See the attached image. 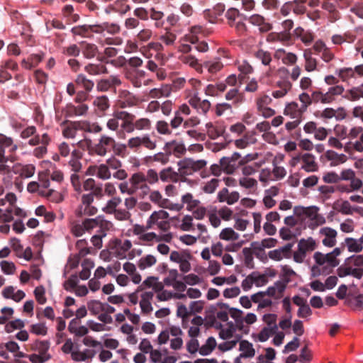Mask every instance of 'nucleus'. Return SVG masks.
Wrapping results in <instances>:
<instances>
[{"mask_svg":"<svg viewBox=\"0 0 363 363\" xmlns=\"http://www.w3.org/2000/svg\"><path fill=\"white\" fill-rule=\"evenodd\" d=\"M340 182L341 180L350 181L349 185L338 184L337 189L342 192H350L352 191L358 190L362 187V181L355 177L354 171L352 169H345L342 171L341 174L339 175Z\"/></svg>","mask_w":363,"mask_h":363,"instance_id":"obj_1","label":"nucleus"},{"mask_svg":"<svg viewBox=\"0 0 363 363\" xmlns=\"http://www.w3.org/2000/svg\"><path fill=\"white\" fill-rule=\"evenodd\" d=\"M62 135L66 138H74L79 130L90 132V124L86 121H65L61 123Z\"/></svg>","mask_w":363,"mask_h":363,"instance_id":"obj_2","label":"nucleus"},{"mask_svg":"<svg viewBox=\"0 0 363 363\" xmlns=\"http://www.w3.org/2000/svg\"><path fill=\"white\" fill-rule=\"evenodd\" d=\"M127 146L132 150H136L143 146L144 147L152 150L156 147V142L152 140L147 134L142 136H136L130 138L128 140Z\"/></svg>","mask_w":363,"mask_h":363,"instance_id":"obj_3","label":"nucleus"},{"mask_svg":"<svg viewBox=\"0 0 363 363\" xmlns=\"http://www.w3.org/2000/svg\"><path fill=\"white\" fill-rule=\"evenodd\" d=\"M116 145V140L108 135L101 136L99 143L94 146V150L99 156H105L107 152H111Z\"/></svg>","mask_w":363,"mask_h":363,"instance_id":"obj_4","label":"nucleus"},{"mask_svg":"<svg viewBox=\"0 0 363 363\" xmlns=\"http://www.w3.org/2000/svg\"><path fill=\"white\" fill-rule=\"evenodd\" d=\"M244 19L247 20L252 26H257L261 33H267L272 29V25L260 14L255 13L250 16H245Z\"/></svg>","mask_w":363,"mask_h":363,"instance_id":"obj_5","label":"nucleus"},{"mask_svg":"<svg viewBox=\"0 0 363 363\" xmlns=\"http://www.w3.org/2000/svg\"><path fill=\"white\" fill-rule=\"evenodd\" d=\"M121 84V80L117 75H111L108 78L101 79L96 82V90L106 92L116 88Z\"/></svg>","mask_w":363,"mask_h":363,"instance_id":"obj_6","label":"nucleus"},{"mask_svg":"<svg viewBox=\"0 0 363 363\" xmlns=\"http://www.w3.org/2000/svg\"><path fill=\"white\" fill-rule=\"evenodd\" d=\"M294 160L296 162L302 161L303 164L301 168L307 172H315L318 169L315 158L312 154H299L298 156L294 157Z\"/></svg>","mask_w":363,"mask_h":363,"instance_id":"obj_7","label":"nucleus"},{"mask_svg":"<svg viewBox=\"0 0 363 363\" xmlns=\"http://www.w3.org/2000/svg\"><path fill=\"white\" fill-rule=\"evenodd\" d=\"M241 159V155L238 152H234L230 157H223L220 159V165L223 170L228 174H233L235 170L240 167L238 161Z\"/></svg>","mask_w":363,"mask_h":363,"instance_id":"obj_8","label":"nucleus"},{"mask_svg":"<svg viewBox=\"0 0 363 363\" xmlns=\"http://www.w3.org/2000/svg\"><path fill=\"white\" fill-rule=\"evenodd\" d=\"M313 259L318 266H323L327 263V267H328V269H331V272H333V269L337 267L340 263L339 259H335L334 256L330 252L323 254L320 252H315L313 255Z\"/></svg>","mask_w":363,"mask_h":363,"instance_id":"obj_9","label":"nucleus"},{"mask_svg":"<svg viewBox=\"0 0 363 363\" xmlns=\"http://www.w3.org/2000/svg\"><path fill=\"white\" fill-rule=\"evenodd\" d=\"M118 118L123 121L121 128L128 133H133L135 125V115L125 111H118Z\"/></svg>","mask_w":363,"mask_h":363,"instance_id":"obj_10","label":"nucleus"},{"mask_svg":"<svg viewBox=\"0 0 363 363\" xmlns=\"http://www.w3.org/2000/svg\"><path fill=\"white\" fill-rule=\"evenodd\" d=\"M293 243H288L285 246L269 252L270 259L279 261L283 258H291Z\"/></svg>","mask_w":363,"mask_h":363,"instance_id":"obj_11","label":"nucleus"},{"mask_svg":"<svg viewBox=\"0 0 363 363\" xmlns=\"http://www.w3.org/2000/svg\"><path fill=\"white\" fill-rule=\"evenodd\" d=\"M227 101H231L233 106L238 107L245 101V95L240 92L238 88L230 89L225 95Z\"/></svg>","mask_w":363,"mask_h":363,"instance_id":"obj_12","label":"nucleus"},{"mask_svg":"<svg viewBox=\"0 0 363 363\" xmlns=\"http://www.w3.org/2000/svg\"><path fill=\"white\" fill-rule=\"evenodd\" d=\"M320 233L325 236L323 244L326 247H332L336 244L337 231L333 228L325 227L320 230Z\"/></svg>","mask_w":363,"mask_h":363,"instance_id":"obj_13","label":"nucleus"},{"mask_svg":"<svg viewBox=\"0 0 363 363\" xmlns=\"http://www.w3.org/2000/svg\"><path fill=\"white\" fill-rule=\"evenodd\" d=\"M88 108V106L84 104L77 106L72 104H68L65 109V116L66 118L84 116L86 113Z\"/></svg>","mask_w":363,"mask_h":363,"instance_id":"obj_14","label":"nucleus"},{"mask_svg":"<svg viewBox=\"0 0 363 363\" xmlns=\"http://www.w3.org/2000/svg\"><path fill=\"white\" fill-rule=\"evenodd\" d=\"M164 150L165 152H169L170 155L173 151L174 155L179 157L186 151L185 145L183 143H179L176 140H172L165 143Z\"/></svg>","mask_w":363,"mask_h":363,"instance_id":"obj_15","label":"nucleus"},{"mask_svg":"<svg viewBox=\"0 0 363 363\" xmlns=\"http://www.w3.org/2000/svg\"><path fill=\"white\" fill-rule=\"evenodd\" d=\"M129 182L135 189V191L138 189H148L149 187L146 184L145 174L142 172H137L133 174L129 179Z\"/></svg>","mask_w":363,"mask_h":363,"instance_id":"obj_16","label":"nucleus"},{"mask_svg":"<svg viewBox=\"0 0 363 363\" xmlns=\"http://www.w3.org/2000/svg\"><path fill=\"white\" fill-rule=\"evenodd\" d=\"M294 213L300 220H303L306 218L315 219L318 216L313 208H304L301 206H295Z\"/></svg>","mask_w":363,"mask_h":363,"instance_id":"obj_17","label":"nucleus"},{"mask_svg":"<svg viewBox=\"0 0 363 363\" xmlns=\"http://www.w3.org/2000/svg\"><path fill=\"white\" fill-rule=\"evenodd\" d=\"M305 111H302V107H299L296 102H291L287 104L284 113L291 116L292 118L301 119L303 113Z\"/></svg>","mask_w":363,"mask_h":363,"instance_id":"obj_18","label":"nucleus"},{"mask_svg":"<svg viewBox=\"0 0 363 363\" xmlns=\"http://www.w3.org/2000/svg\"><path fill=\"white\" fill-rule=\"evenodd\" d=\"M50 346V343L48 340H36L31 344L30 349L42 356H46L50 355L48 353Z\"/></svg>","mask_w":363,"mask_h":363,"instance_id":"obj_19","label":"nucleus"},{"mask_svg":"<svg viewBox=\"0 0 363 363\" xmlns=\"http://www.w3.org/2000/svg\"><path fill=\"white\" fill-rule=\"evenodd\" d=\"M81 52L86 59H92L96 56L98 53V47L93 43H82L80 45Z\"/></svg>","mask_w":363,"mask_h":363,"instance_id":"obj_20","label":"nucleus"},{"mask_svg":"<svg viewBox=\"0 0 363 363\" xmlns=\"http://www.w3.org/2000/svg\"><path fill=\"white\" fill-rule=\"evenodd\" d=\"M240 357L252 358L255 354V350L253 345L247 340H243L240 341Z\"/></svg>","mask_w":363,"mask_h":363,"instance_id":"obj_21","label":"nucleus"},{"mask_svg":"<svg viewBox=\"0 0 363 363\" xmlns=\"http://www.w3.org/2000/svg\"><path fill=\"white\" fill-rule=\"evenodd\" d=\"M277 86L279 89L272 92V96L276 99L284 96L292 87L291 83L286 79L277 82Z\"/></svg>","mask_w":363,"mask_h":363,"instance_id":"obj_22","label":"nucleus"},{"mask_svg":"<svg viewBox=\"0 0 363 363\" xmlns=\"http://www.w3.org/2000/svg\"><path fill=\"white\" fill-rule=\"evenodd\" d=\"M93 104L102 115L105 114V112L111 106L109 99L105 95L96 97L93 101Z\"/></svg>","mask_w":363,"mask_h":363,"instance_id":"obj_23","label":"nucleus"},{"mask_svg":"<svg viewBox=\"0 0 363 363\" xmlns=\"http://www.w3.org/2000/svg\"><path fill=\"white\" fill-rule=\"evenodd\" d=\"M160 179L164 182H177L180 180L179 174L174 172L172 167H167L160 172Z\"/></svg>","mask_w":363,"mask_h":363,"instance_id":"obj_24","label":"nucleus"},{"mask_svg":"<svg viewBox=\"0 0 363 363\" xmlns=\"http://www.w3.org/2000/svg\"><path fill=\"white\" fill-rule=\"evenodd\" d=\"M84 71L91 75H99L108 73L107 67L102 64L89 63L84 67Z\"/></svg>","mask_w":363,"mask_h":363,"instance_id":"obj_25","label":"nucleus"},{"mask_svg":"<svg viewBox=\"0 0 363 363\" xmlns=\"http://www.w3.org/2000/svg\"><path fill=\"white\" fill-rule=\"evenodd\" d=\"M316 247L315 241L312 238L308 239H301L298 243V248L301 253L306 255L308 252L313 251Z\"/></svg>","mask_w":363,"mask_h":363,"instance_id":"obj_26","label":"nucleus"},{"mask_svg":"<svg viewBox=\"0 0 363 363\" xmlns=\"http://www.w3.org/2000/svg\"><path fill=\"white\" fill-rule=\"evenodd\" d=\"M168 217L169 213L165 211H154L147 220V228H152L155 225V222H157L159 220H166Z\"/></svg>","mask_w":363,"mask_h":363,"instance_id":"obj_27","label":"nucleus"},{"mask_svg":"<svg viewBox=\"0 0 363 363\" xmlns=\"http://www.w3.org/2000/svg\"><path fill=\"white\" fill-rule=\"evenodd\" d=\"M325 156L328 160L331 161V166H337L347 160V157L344 154H337L333 150H328Z\"/></svg>","mask_w":363,"mask_h":363,"instance_id":"obj_28","label":"nucleus"},{"mask_svg":"<svg viewBox=\"0 0 363 363\" xmlns=\"http://www.w3.org/2000/svg\"><path fill=\"white\" fill-rule=\"evenodd\" d=\"M77 86L82 87L84 91L90 92L94 86V83L92 80L88 79L84 74H80L77 76L75 80Z\"/></svg>","mask_w":363,"mask_h":363,"instance_id":"obj_29","label":"nucleus"},{"mask_svg":"<svg viewBox=\"0 0 363 363\" xmlns=\"http://www.w3.org/2000/svg\"><path fill=\"white\" fill-rule=\"evenodd\" d=\"M303 57L305 59V69L309 72L315 71L317 67V60L315 58L313 57L311 50H306L303 53Z\"/></svg>","mask_w":363,"mask_h":363,"instance_id":"obj_30","label":"nucleus"},{"mask_svg":"<svg viewBox=\"0 0 363 363\" xmlns=\"http://www.w3.org/2000/svg\"><path fill=\"white\" fill-rule=\"evenodd\" d=\"M164 14L161 11H157L155 8L150 9L149 17L155 21V26L157 28H164V21L163 20Z\"/></svg>","mask_w":363,"mask_h":363,"instance_id":"obj_31","label":"nucleus"},{"mask_svg":"<svg viewBox=\"0 0 363 363\" xmlns=\"http://www.w3.org/2000/svg\"><path fill=\"white\" fill-rule=\"evenodd\" d=\"M244 20L242 18H240L229 26V27L234 28L236 34L239 36L246 35L248 31L247 26Z\"/></svg>","mask_w":363,"mask_h":363,"instance_id":"obj_32","label":"nucleus"},{"mask_svg":"<svg viewBox=\"0 0 363 363\" xmlns=\"http://www.w3.org/2000/svg\"><path fill=\"white\" fill-rule=\"evenodd\" d=\"M111 9L114 12L123 15L130 10V6L128 0H116L111 5Z\"/></svg>","mask_w":363,"mask_h":363,"instance_id":"obj_33","label":"nucleus"},{"mask_svg":"<svg viewBox=\"0 0 363 363\" xmlns=\"http://www.w3.org/2000/svg\"><path fill=\"white\" fill-rule=\"evenodd\" d=\"M181 61L195 69L198 72L201 73L203 66L199 63L198 60L193 55H187L181 57Z\"/></svg>","mask_w":363,"mask_h":363,"instance_id":"obj_34","label":"nucleus"},{"mask_svg":"<svg viewBox=\"0 0 363 363\" xmlns=\"http://www.w3.org/2000/svg\"><path fill=\"white\" fill-rule=\"evenodd\" d=\"M345 241L349 252H360L362 251L363 247L360 238L357 240L352 238H347Z\"/></svg>","mask_w":363,"mask_h":363,"instance_id":"obj_35","label":"nucleus"},{"mask_svg":"<svg viewBox=\"0 0 363 363\" xmlns=\"http://www.w3.org/2000/svg\"><path fill=\"white\" fill-rule=\"evenodd\" d=\"M216 347V341L213 337L207 339L206 343L199 348V353L203 356L208 355Z\"/></svg>","mask_w":363,"mask_h":363,"instance_id":"obj_36","label":"nucleus"},{"mask_svg":"<svg viewBox=\"0 0 363 363\" xmlns=\"http://www.w3.org/2000/svg\"><path fill=\"white\" fill-rule=\"evenodd\" d=\"M225 16L227 20V24L230 26L240 18L244 19L245 15L242 14L238 9L230 8L226 11Z\"/></svg>","mask_w":363,"mask_h":363,"instance_id":"obj_37","label":"nucleus"},{"mask_svg":"<svg viewBox=\"0 0 363 363\" xmlns=\"http://www.w3.org/2000/svg\"><path fill=\"white\" fill-rule=\"evenodd\" d=\"M71 32L74 35H80L84 38L92 37L90 25L74 26L72 28Z\"/></svg>","mask_w":363,"mask_h":363,"instance_id":"obj_38","label":"nucleus"},{"mask_svg":"<svg viewBox=\"0 0 363 363\" xmlns=\"http://www.w3.org/2000/svg\"><path fill=\"white\" fill-rule=\"evenodd\" d=\"M278 330L277 325H274L273 327H264L262 329L260 333L258 334V340L260 342L267 341L269 337L272 335L277 333Z\"/></svg>","mask_w":363,"mask_h":363,"instance_id":"obj_39","label":"nucleus"},{"mask_svg":"<svg viewBox=\"0 0 363 363\" xmlns=\"http://www.w3.org/2000/svg\"><path fill=\"white\" fill-rule=\"evenodd\" d=\"M121 201L122 200L120 197H113L107 202L106 205L102 208V210L106 213L112 214L117 210L116 208Z\"/></svg>","mask_w":363,"mask_h":363,"instance_id":"obj_40","label":"nucleus"},{"mask_svg":"<svg viewBox=\"0 0 363 363\" xmlns=\"http://www.w3.org/2000/svg\"><path fill=\"white\" fill-rule=\"evenodd\" d=\"M202 66L207 69L208 72L211 74L219 72L223 67V65L220 60L205 62Z\"/></svg>","mask_w":363,"mask_h":363,"instance_id":"obj_41","label":"nucleus"},{"mask_svg":"<svg viewBox=\"0 0 363 363\" xmlns=\"http://www.w3.org/2000/svg\"><path fill=\"white\" fill-rule=\"evenodd\" d=\"M267 100H270L267 96L260 99L257 103L258 110L262 113L264 118H269L275 114V111L271 108L262 106V103H267Z\"/></svg>","mask_w":363,"mask_h":363,"instance_id":"obj_42","label":"nucleus"},{"mask_svg":"<svg viewBox=\"0 0 363 363\" xmlns=\"http://www.w3.org/2000/svg\"><path fill=\"white\" fill-rule=\"evenodd\" d=\"M178 165L179 166L178 173L179 174V178L187 175H191L194 172L191 170V166L189 164L186 158L179 161L178 162Z\"/></svg>","mask_w":363,"mask_h":363,"instance_id":"obj_43","label":"nucleus"},{"mask_svg":"<svg viewBox=\"0 0 363 363\" xmlns=\"http://www.w3.org/2000/svg\"><path fill=\"white\" fill-rule=\"evenodd\" d=\"M156 262L157 259L153 255H148L141 257L138 262V265L141 270H143L147 267L153 266L156 263Z\"/></svg>","mask_w":363,"mask_h":363,"instance_id":"obj_44","label":"nucleus"},{"mask_svg":"<svg viewBox=\"0 0 363 363\" xmlns=\"http://www.w3.org/2000/svg\"><path fill=\"white\" fill-rule=\"evenodd\" d=\"M206 128L208 135L213 140L216 139L224 133V129L222 127L215 126L212 123H207Z\"/></svg>","mask_w":363,"mask_h":363,"instance_id":"obj_45","label":"nucleus"},{"mask_svg":"<svg viewBox=\"0 0 363 363\" xmlns=\"http://www.w3.org/2000/svg\"><path fill=\"white\" fill-rule=\"evenodd\" d=\"M255 57L260 60L262 63V65L265 66L269 65L270 62H272V55L269 52L265 51L264 50H258L255 53Z\"/></svg>","mask_w":363,"mask_h":363,"instance_id":"obj_46","label":"nucleus"},{"mask_svg":"<svg viewBox=\"0 0 363 363\" xmlns=\"http://www.w3.org/2000/svg\"><path fill=\"white\" fill-rule=\"evenodd\" d=\"M220 182V180L217 178H213L210 181L207 182L203 186L202 190L206 194H213L218 186H219V184Z\"/></svg>","mask_w":363,"mask_h":363,"instance_id":"obj_47","label":"nucleus"},{"mask_svg":"<svg viewBox=\"0 0 363 363\" xmlns=\"http://www.w3.org/2000/svg\"><path fill=\"white\" fill-rule=\"evenodd\" d=\"M104 303H102L100 301L92 300L88 302L87 307L93 315H98L104 310Z\"/></svg>","mask_w":363,"mask_h":363,"instance_id":"obj_48","label":"nucleus"},{"mask_svg":"<svg viewBox=\"0 0 363 363\" xmlns=\"http://www.w3.org/2000/svg\"><path fill=\"white\" fill-rule=\"evenodd\" d=\"M182 201L184 203L187 204V209L189 211H193L200 203L199 200L194 199L192 194L190 193L184 194L182 198Z\"/></svg>","mask_w":363,"mask_h":363,"instance_id":"obj_49","label":"nucleus"},{"mask_svg":"<svg viewBox=\"0 0 363 363\" xmlns=\"http://www.w3.org/2000/svg\"><path fill=\"white\" fill-rule=\"evenodd\" d=\"M220 238L224 240H237L239 238V235L232 228H226L220 232Z\"/></svg>","mask_w":363,"mask_h":363,"instance_id":"obj_50","label":"nucleus"},{"mask_svg":"<svg viewBox=\"0 0 363 363\" xmlns=\"http://www.w3.org/2000/svg\"><path fill=\"white\" fill-rule=\"evenodd\" d=\"M307 0H294L291 1L293 4L292 9L293 12L296 15L303 14L306 11V7L304 4Z\"/></svg>","mask_w":363,"mask_h":363,"instance_id":"obj_51","label":"nucleus"},{"mask_svg":"<svg viewBox=\"0 0 363 363\" xmlns=\"http://www.w3.org/2000/svg\"><path fill=\"white\" fill-rule=\"evenodd\" d=\"M151 128V121L146 118H142L135 121L134 130H148Z\"/></svg>","mask_w":363,"mask_h":363,"instance_id":"obj_52","label":"nucleus"},{"mask_svg":"<svg viewBox=\"0 0 363 363\" xmlns=\"http://www.w3.org/2000/svg\"><path fill=\"white\" fill-rule=\"evenodd\" d=\"M166 30L164 35H162L160 40L166 45H172L176 40L177 36L174 33L169 31V28L164 27Z\"/></svg>","mask_w":363,"mask_h":363,"instance_id":"obj_53","label":"nucleus"},{"mask_svg":"<svg viewBox=\"0 0 363 363\" xmlns=\"http://www.w3.org/2000/svg\"><path fill=\"white\" fill-rule=\"evenodd\" d=\"M228 325V328L221 329L219 333V336L223 340L230 339L233 336V334L235 332V327L233 322H229Z\"/></svg>","mask_w":363,"mask_h":363,"instance_id":"obj_54","label":"nucleus"},{"mask_svg":"<svg viewBox=\"0 0 363 363\" xmlns=\"http://www.w3.org/2000/svg\"><path fill=\"white\" fill-rule=\"evenodd\" d=\"M112 223L110 221L104 220L102 217L99 216L98 227L99 230L97 231L99 234H104L106 235V232L112 228Z\"/></svg>","mask_w":363,"mask_h":363,"instance_id":"obj_55","label":"nucleus"},{"mask_svg":"<svg viewBox=\"0 0 363 363\" xmlns=\"http://www.w3.org/2000/svg\"><path fill=\"white\" fill-rule=\"evenodd\" d=\"M97 213V208L91 205L81 206L77 211L78 216H93Z\"/></svg>","mask_w":363,"mask_h":363,"instance_id":"obj_56","label":"nucleus"},{"mask_svg":"<svg viewBox=\"0 0 363 363\" xmlns=\"http://www.w3.org/2000/svg\"><path fill=\"white\" fill-rule=\"evenodd\" d=\"M186 160L191 166V170L194 172L202 169L207 164L205 160H194L191 158H186Z\"/></svg>","mask_w":363,"mask_h":363,"instance_id":"obj_57","label":"nucleus"},{"mask_svg":"<svg viewBox=\"0 0 363 363\" xmlns=\"http://www.w3.org/2000/svg\"><path fill=\"white\" fill-rule=\"evenodd\" d=\"M155 128L160 134L170 135L172 133L169 125L164 121H158L156 123Z\"/></svg>","mask_w":363,"mask_h":363,"instance_id":"obj_58","label":"nucleus"},{"mask_svg":"<svg viewBox=\"0 0 363 363\" xmlns=\"http://www.w3.org/2000/svg\"><path fill=\"white\" fill-rule=\"evenodd\" d=\"M24 323L21 319H16L13 321H10L5 326V330L6 333H10L15 329H21L24 327Z\"/></svg>","mask_w":363,"mask_h":363,"instance_id":"obj_59","label":"nucleus"},{"mask_svg":"<svg viewBox=\"0 0 363 363\" xmlns=\"http://www.w3.org/2000/svg\"><path fill=\"white\" fill-rule=\"evenodd\" d=\"M96 176L104 180L108 179L111 178V172L109 171V167L106 164H100L98 167Z\"/></svg>","mask_w":363,"mask_h":363,"instance_id":"obj_60","label":"nucleus"},{"mask_svg":"<svg viewBox=\"0 0 363 363\" xmlns=\"http://www.w3.org/2000/svg\"><path fill=\"white\" fill-rule=\"evenodd\" d=\"M242 253L245 257V264L248 268H253V257H252V250L251 248L245 247L242 249Z\"/></svg>","mask_w":363,"mask_h":363,"instance_id":"obj_61","label":"nucleus"},{"mask_svg":"<svg viewBox=\"0 0 363 363\" xmlns=\"http://www.w3.org/2000/svg\"><path fill=\"white\" fill-rule=\"evenodd\" d=\"M45 294V291L43 286H40L35 289L34 295L39 304H45L46 303L47 298Z\"/></svg>","mask_w":363,"mask_h":363,"instance_id":"obj_62","label":"nucleus"},{"mask_svg":"<svg viewBox=\"0 0 363 363\" xmlns=\"http://www.w3.org/2000/svg\"><path fill=\"white\" fill-rule=\"evenodd\" d=\"M51 357V355L42 356L35 353L28 355V359L32 363H45L50 360Z\"/></svg>","mask_w":363,"mask_h":363,"instance_id":"obj_63","label":"nucleus"},{"mask_svg":"<svg viewBox=\"0 0 363 363\" xmlns=\"http://www.w3.org/2000/svg\"><path fill=\"white\" fill-rule=\"evenodd\" d=\"M345 262L347 264H352L355 267H363V255H352L345 260Z\"/></svg>","mask_w":363,"mask_h":363,"instance_id":"obj_64","label":"nucleus"}]
</instances>
